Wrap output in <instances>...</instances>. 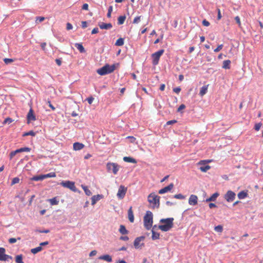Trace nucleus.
<instances>
[{
  "instance_id": "obj_8",
  "label": "nucleus",
  "mask_w": 263,
  "mask_h": 263,
  "mask_svg": "<svg viewBox=\"0 0 263 263\" xmlns=\"http://www.w3.org/2000/svg\"><path fill=\"white\" fill-rule=\"evenodd\" d=\"M145 239L144 236H140L137 237L134 242V245L136 249H141L142 247L144 246V243L142 242Z\"/></svg>"
},
{
  "instance_id": "obj_6",
  "label": "nucleus",
  "mask_w": 263,
  "mask_h": 263,
  "mask_svg": "<svg viewBox=\"0 0 263 263\" xmlns=\"http://www.w3.org/2000/svg\"><path fill=\"white\" fill-rule=\"evenodd\" d=\"M61 185L62 186H63L64 187L68 188L74 192H76L77 190V188L75 186L74 182H72V181H62V182H61Z\"/></svg>"
},
{
  "instance_id": "obj_36",
  "label": "nucleus",
  "mask_w": 263,
  "mask_h": 263,
  "mask_svg": "<svg viewBox=\"0 0 263 263\" xmlns=\"http://www.w3.org/2000/svg\"><path fill=\"white\" fill-rule=\"evenodd\" d=\"M211 168V166L210 165H206L205 166H202L200 167V170L201 172H206L209 170H210Z\"/></svg>"
},
{
  "instance_id": "obj_64",
  "label": "nucleus",
  "mask_w": 263,
  "mask_h": 263,
  "mask_svg": "<svg viewBox=\"0 0 263 263\" xmlns=\"http://www.w3.org/2000/svg\"><path fill=\"white\" fill-rule=\"evenodd\" d=\"M55 62L57 63V64L58 65V66H61V64H62V62L61 61V60L60 59H55Z\"/></svg>"
},
{
  "instance_id": "obj_44",
  "label": "nucleus",
  "mask_w": 263,
  "mask_h": 263,
  "mask_svg": "<svg viewBox=\"0 0 263 263\" xmlns=\"http://www.w3.org/2000/svg\"><path fill=\"white\" fill-rule=\"evenodd\" d=\"M223 47V45L222 44H221V45H219L217 46V47L216 48H215L214 51V52H219L220 50H221L222 49Z\"/></svg>"
},
{
  "instance_id": "obj_56",
  "label": "nucleus",
  "mask_w": 263,
  "mask_h": 263,
  "mask_svg": "<svg viewBox=\"0 0 263 263\" xmlns=\"http://www.w3.org/2000/svg\"><path fill=\"white\" fill-rule=\"evenodd\" d=\"M66 29L67 30H69L72 29V25L69 23H67L66 24Z\"/></svg>"
},
{
  "instance_id": "obj_27",
  "label": "nucleus",
  "mask_w": 263,
  "mask_h": 263,
  "mask_svg": "<svg viewBox=\"0 0 263 263\" xmlns=\"http://www.w3.org/2000/svg\"><path fill=\"white\" fill-rule=\"evenodd\" d=\"M75 47L79 50L81 53H83L85 51L84 48L82 44L76 43Z\"/></svg>"
},
{
  "instance_id": "obj_31",
  "label": "nucleus",
  "mask_w": 263,
  "mask_h": 263,
  "mask_svg": "<svg viewBox=\"0 0 263 263\" xmlns=\"http://www.w3.org/2000/svg\"><path fill=\"white\" fill-rule=\"evenodd\" d=\"M124 39L123 38L120 37L116 41L115 45L118 46H121L124 45Z\"/></svg>"
},
{
  "instance_id": "obj_63",
  "label": "nucleus",
  "mask_w": 263,
  "mask_h": 263,
  "mask_svg": "<svg viewBox=\"0 0 263 263\" xmlns=\"http://www.w3.org/2000/svg\"><path fill=\"white\" fill-rule=\"evenodd\" d=\"M99 32V29L98 28H95L92 29L91 31L92 34H96L97 33Z\"/></svg>"
},
{
  "instance_id": "obj_9",
  "label": "nucleus",
  "mask_w": 263,
  "mask_h": 263,
  "mask_svg": "<svg viewBox=\"0 0 263 263\" xmlns=\"http://www.w3.org/2000/svg\"><path fill=\"white\" fill-rule=\"evenodd\" d=\"M106 167L108 171H112V173L114 174H117V172L119 171V166L117 164L115 163H107Z\"/></svg>"
},
{
  "instance_id": "obj_17",
  "label": "nucleus",
  "mask_w": 263,
  "mask_h": 263,
  "mask_svg": "<svg viewBox=\"0 0 263 263\" xmlns=\"http://www.w3.org/2000/svg\"><path fill=\"white\" fill-rule=\"evenodd\" d=\"M99 26L100 28L102 29H109L112 28V26L111 23H99Z\"/></svg>"
},
{
  "instance_id": "obj_18",
  "label": "nucleus",
  "mask_w": 263,
  "mask_h": 263,
  "mask_svg": "<svg viewBox=\"0 0 263 263\" xmlns=\"http://www.w3.org/2000/svg\"><path fill=\"white\" fill-rule=\"evenodd\" d=\"M128 218L130 222H133L134 221V216L133 214V211L132 210V207L130 206L128 210Z\"/></svg>"
},
{
  "instance_id": "obj_23",
  "label": "nucleus",
  "mask_w": 263,
  "mask_h": 263,
  "mask_svg": "<svg viewBox=\"0 0 263 263\" xmlns=\"http://www.w3.org/2000/svg\"><path fill=\"white\" fill-rule=\"evenodd\" d=\"M231 61L229 60H225L223 62L222 68L226 69L230 68Z\"/></svg>"
},
{
  "instance_id": "obj_45",
  "label": "nucleus",
  "mask_w": 263,
  "mask_h": 263,
  "mask_svg": "<svg viewBox=\"0 0 263 263\" xmlns=\"http://www.w3.org/2000/svg\"><path fill=\"white\" fill-rule=\"evenodd\" d=\"M20 149L21 153L24 152H29L31 150V149L29 147H22Z\"/></svg>"
},
{
  "instance_id": "obj_43",
  "label": "nucleus",
  "mask_w": 263,
  "mask_h": 263,
  "mask_svg": "<svg viewBox=\"0 0 263 263\" xmlns=\"http://www.w3.org/2000/svg\"><path fill=\"white\" fill-rule=\"evenodd\" d=\"M112 11V6H110L108 8V12L107 14V16L109 18L111 17V13Z\"/></svg>"
},
{
  "instance_id": "obj_13",
  "label": "nucleus",
  "mask_w": 263,
  "mask_h": 263,
  "mask_svg": "<svg viewBox=\"0 0 263 263\" xmlns=\"http://www.w3.org/2000/svg\"><path fill=\"white\" fill-rule=\"evenodd\" d=\"M198 203V197L196 195H191L189 199V203L191 205H195Z\"/></svg>"
},
{
  "instance_id": "obj_29",
  "label": "nucleus",
  "mask_w": 263,
  "mask_h": 263,
  "mask_svg": "<svg viewBox=\"0 0 263 263\" xmlns=\"http://www.w3.org/2000/svg\"><path fill=\"white\" fill-rule=\"evenodd\" d=\"M42 249H43L41 246H39L35 248L31 249L30 251L32 254H36L37 253L41 251L42 250Z\"/></svg>"
},
{
  "instance_id": "obj_10",
  "label": "nucleus",
  "mask_w": 263,
  "mask_h": 263,
  "mask_svg": "<svg viewBox=\"0 0 263 263\" xmlns=\"http://www.w3.org/2000/svg\"><path fill=\"white\" fill-rule=\"evenodd\" d=\"M5 249L4 248H0V260L1 261H8L9 259H12V257L5 254Z\"/></svg>"
},
{
  "instance_id": "obj_3",
  "label": "nucleus",
  "mask_w": 263,
  "mask_h": 263,
  "mask_svg": "<svg viewBox=\"0 0 263 263\" xmlns=\"http://www.w3.org/2000/svg\"><path fill=\"white\" fill-rule=\"evenodd\" d=\"M143 222L146 230H149L152 228L153 223V215L151 211H148L146 212L143 218Z\"/></svg>"
},
{
  "instance_id": "obj_22",
  "label": "nucleus",
  "mask_w": 263,
  "mask_h": 263,
  "mask_svg": "<svg viewBox=\"0 0 263 263\" xmlns=\"http://www.w3.org/2000/svg\"><path fill=\"white\" fill-rule=\"evenodd\" d=\"M48 201L49 202L51 205H58L59 204V200L57 197H55L54 198H52L51 199H49L48 200Z\"/></svg>"
},
{
  "instance_id": "obj_26",
  "label": "nucleus",
  "mask_w": 263,
  "mask_h": 263,
  "mask_svg": "<svg viewBox=\"0 0 263 263\" xmlns=\"http://www.w3.org/2000/svg\"><path fill=\"white\" fill-rule=\"evenodd\" d=\"M152 238L153 240H156L159 239L160 234L159 233L156 232L154 230H152Z\"/></svg>"
},
{
  "instance_id": "obj_48",
  "label": "nucleus",
  "mask_w": 263,
  "mask_h": 263,
  "mask_svg": "<svg viewBox=\"0 0 263 263\" xmlns=\"http://www.w3.org/2000/svg\"><path fill=\"white\" fill-rule=\"evenodd\" d=\"M86 100L87 101L88 103L89 104H91L93 101L94 100V98L92 97H90L87 98Z\"/></svg>"
},
{
  "instance_id": "obj_58",
  "label": "nucleus",
  "mask_w": 263,
  "mask_h": 263,
  "mask_svg": "<svg viewBox=\"0 0 263 263\" xmlns=\"http://www.w3.org/2000/svg\"><path fill=\"white\" fill-rule=\"evenodd\" d=\"M82 9L85 10H88V5L87 4H84L83 5Z\"/></svg>"
},
{
  "instance_id": "obj_35",
  "label": "nucleus",
  "mask_w": 263,
  "mask_h": 263,
  "mask_svg": "<svg viewBox=\"0 0 263 263\" xmlns=\"http://www.w3.org/2000/svg\"><path fill=\"white\" fill-rule=\"evenodd\" d=\"M15 261L17 263H24L23 261V258L22 255H17L15 258Z\"/></svg>"
},
{
  "instance_id": "obj_47",
  "label": "nucleus",
  "mask_w": 263,
  "mask_h": 263,
  "mask_svg": "<svg viewBox=\"0 0 263 263\" xmlns=\"http://www.w3.org/2000/svg\"><path fill=\"white\" fill-rule=\"evenodd\" d=\"M235 20L236 21V23L238 24V26L239 27H240V26H241V22H240V20L239 17L238 16H236L235 17Z\"/></svg>"
},
{
  "instance_id": "obj_2",
  "label": "nucleus",
  "mask_w": 263,
  "mask_h": 263,
  "mask_svg": "<svg viewBox=\"0 0 263 263\" xmlns=\"http://www.w3.org/2000/svg\"><path fill=\"white\" fill-rule=\"evenodd\" d=\"M160 196L155 193H152L147 197V200L153 209L159 208L160 206Z\"/></svg>"
},
{
  "instance_id": "obj_16",
  "label": "nucleus",
  "mask_w": 263,
  "mask_h": 263,
  "mask_svg": "<svg viewBox=\"0 0 263 263\" xmlns=\"http://www.w3.org/2000/svg\"><path fill=\"white\" fill-rule=\"evenodd\" d=\"M84 145L83 143L79 142H75L73 144V149L74 151H79L84 147Z\"/></svg>"
},
{
  "instance_id": "obj_41",
  "label": "nucleus",
  "mask_w": 263,
  "mask_h": 263,
  "mask_svg": "<svg viewBox=\"0 0 263 263\" xmlns=\"http://www.w3.org/2000/svg\"><path fill=\"white\" fill-rule=\"evenodd\" d=\"M174 198L178 199H184L185 198V196L181 194H178L174 195Z\"/></svg>"
},
{
  "instance_id": "obj_46",
  "label": "nucleus",
  "mask_w": 263,
  "mask_h": 263,
  "mask_svg": "<svg viewBox=\"0 0 263 263\" xmlns=\"http://www.w3.org/2000/svg\"><path fill=\"white\" fill-rule=\"evenodd\" d=\"M217 20H220L222 17L220 10L219 8H217Z\"/></svg>"
},
{
  "instance_id": "obj_38",
  "label": "nucleus",
  "mask_w": 263,
  "mask_h": 263,
  "mask_svg": "<svg viewBox=\"0 0 263 263\" xmlns=\"http://www.w3.org/2000/svg\"><path fill=\"white\" fill-rule=\"evenodd\" d=\"M35 133H34L33 131L32 130H30L28 132H27V133H25L24 134H23V136H35Z\"/></svg>"
},
{
  "instance_id": "obj_14",
  "label": "nucleus",
  "mask_w": 263,
  "mask_h": 263,
  "mask_svg": "<svg viewBox=\"0 0 263 263\" xmlns=\"http://www.w3.org/2000/svg\"><path fill=\"white\" fill-rule=\"evenodd\" d=\"M174 187L173 183H171L168 186L164 187V188L160 190L158 192L159 194H163L170 191Z\"/></svg>"
},
{
  "instance_id": "obj_51",
  "label": "nucleus",
  "mask_w": 263,
  "mask_h": 263,
  "mask_svg": "<svg viewBox=\"0 0 263 263\" xmlns=\"http://www.w3.org/2000/svg\"><path fill=\"white\" fill-rule=\"evenodd\" d=\"M185 108V105L184 104H181L179 106V107L177 109V111L179 112L182 109H183Z\"/></svg>"
},
{
  "instance_id": "obj_30",
  "label": "nucleus",
  "mask_w": 263,
  "mask_h": 263,
  "mask_svg": "<svg viewBox=\"0 0 263 263\" xmlns=\"http://www.w3.org/2000/svg\"><path fill=\"white\" fill-rule=\"evenodd\" d=\"M81 186H82V189H83V190L86 195L90 196L91 195L92 193H91V191L88 189L87 186H85L84 185H82Z\"/></svg>"
},
{
  "instance_id": "obj_25",
  "label": "nucleus",
  "mask_w": 263,
  "mask_h": 263,
  "mask_svg": "<svg viewBox=\"0 0 263 263\" xmlns=\"http://www.w3.org/2000/svg\"><path fill=\"white\" fill-rule=\"evenodd\" d=\"M237 196H238V197L239 199H245L246 197H247L248 194L246 192L242 191L240 192L238 194Z\"/></svg>"
},
{
  "instance_id": "obj_60",
  "label": "nucleus",
  "mask_w": 263,
  "mask_h": 263,
  "mask_svg": "<svg viewBox=\"0 0 263 263\" xmlns=\"http://www.w3.org/2000/svg\"><path fill=\"white\" fill-rule=\"evenodd\" d=\"M12 122V120L11 118H6L5 120H4V123H10Z\"/></svg>"
},
{
  "instance_id": "obj_32",
  "label": "nucleus",
  "mask_w": 263,
  "mask_h": 263,
  "mask_svg": "<svg viewBox=\"0 0 263 263\" xmlns=\"http://www.w3.org/2000/svg\"><path fill=\"white\" fill-rule=\"evenodd\" d=\"M44 176L43 175H39V176H33L32 178H31V180H33V181H40V180H44Z\"/></svg>"
},
{
  "instance_id": "obj_39",
  "label": "nucleus",
  "mask_w": 263,
  "mask_h": 263,
  "mask_svg": "<svg viewBox=\"0 0 263 263\" xmlns=\"http://www.w3.org/2000/svg\"><path fill=\"white\" fill-rule=\"evenodd\" d=\"M19 182H20V178L18 177H15V178H13V179L11 181V185H13L15 184L19 183Z\"/></svg>"
},
{
  "instance_id": "obj_11",
  "label": "nucleus",
  "mask_w": 263,
  "mask_h": 263,
  "mask_svg": "<svg viewBox=\"0 0 263 263\" xmlns=\"http://www.w3.org/2000/svg\"><path fill=\"white\" fill-rule=\"evenodd\" d=\"M236 194L232 191H228L224 195V198L227 201L230 202L233 201L235 198Z\"/></svg>"
},
{
  "instance_id": "obj_4",
  "label": "nucleus",
  "mask_w": 263,
  "mask_h": 263,
  "mask_svg": "<svg viewBox=\"0 0 263 263\" xmlns=\"http://www.w3.org/2000/svg\"><path fill=\"white\" fill-rule=\"evenodd\" d=\"M115 70V65H109L108 64H106L101 68L98 69L97 72L99 74L104 76L112 72Z\"/></svg>"
},
{
  "instance_id": "obj_53",
  "label": "nucleus",
  "mask_w": 263,
  "mask_h": 263,
  "mask_svg": "<svg viewBox=\"0 0 263 263\" xmlns=\"http://www.w3.org/2000/svg\"><path fill=\"white\" fill-rule=\"evenodd\" d=\"M8 241L10 243H14L16 242V239L15 238H10Z\"/></svg>"
},
{
  "instance_id": "obj_19",
  "label": "nucleus",
  "mask_w": 263,
  "mask_h": 263,
  "mask_svg": "<svg viewBox=\"0 0 263 263\" xmlns=\"http://www.w3.org/2000/svg\"><path fill=\"white\" fill-rule=\"evenodd\" d=\"M99 259H101V260H103L106 261L108 262H110L112 260L111 257L109 255H108V254L100 256L99 257Z\"/></svg>"
},
{
  "instance_id": "obj_1",
  "label": "nucleus",
  "mask_w": 263,
  "mask_h": 263,
  "mask_svg": "<svg viewBox=\"0 0 263 263\" xmlns=\"http://www.w3.org/2000/svg\"><path fill=\"white\" fill-rule=\"evenodd\" d=\"M173 218H168L166 219H162L160 222L164 223V224L159 225L158 229L162 231L167 232L172 229L173 227Z\"/></svg>"
},
{
  "instance_id": "obj_20",
  "label": "nucleus",
  "mask_w": 263,
  "mask_h": 263,
  "mask_svg": "<svg viewBox=\"0 0 263 263\" xmlns=\"http://www.w3.org/2000/svg\"><path fill=\"white\" fill-rule=\"evenodd\" d=\"M219 194L217 192L214 193L210 197L205 200L206 202L214 201L216 200L217 198L219 196Z\"/></svg>"
},
{
  "instance_id": "obj_7",
  "label": "nucleus",
  "mask_w": 263,
  "mask_h": 263,
  "mask_svg": "<svg viewBox=\"0 0 263 263\" xmlns=\"http://www.w3.org/2000/svg\"><path fill=\"white\" fill-rule=\"evenodd\" d=\"M127 188L124 185H120L119 187L117 196L119 199H123L127 192Z\"/></svg>"
},
{
  "instance_id": "obj_62",
  "label": "nucleus",
  "mask_w": 263,
  "mask_h": 263,
  "mask_svg": "<svg viewBox=\"0 0 263 263\" xmlns=\"http://www.w3.org/2000/svg\"><path fill=\"white\" fill-rule=\"evenodd\" d=\"M15 197L16 198H18L22 202H24L25 201V198L24 197H22V196H21L20 195H17V196H15Z\"/></svg>"
},
{
  "instance_id": "obj_37",
  "label": "nucleus",
  "mask_w": 263,
  "mask_h": 263,
  "mask_svg": "<svg viewBox=\"0 0 263 263\" xmlns=\"http://www.w3.org/2000/svg\"><path fill=\"white\" fill-rule=\"evenodd\" d=\"M214 230L217 232H222L223 230V227L221 225H218L214 228Z\"/></svg>"
},
{
  "instance_id": "obj_50",
  "label": "nucleus",
  "mask_w": 263,
  "mask_h": 263,
  "mask_svg": "<svg viewBox=\"0 0 263 263\" xmlns=\"http://www.w3.org/2000/svg\"><path fill=\"white\" fill-rule=\"evenodd\" d=\"M4 62H5L6 64H9V63H11V62H13V60H12V59H8V58H5V59L4 60Z\"/></svg>"
},
{
  "instance_id": "obj_15",
  "label": "nucleus",
  "mask_w": 263,
  "mask_h": 263,
  "mask_svg": "<svg viewBox=\"0 0 263 263\" xmlns=\"http://www.w3.org/2000/svg\"><path fill=\"white\" fill-rule=\"evenodd\" d=\"M103 196L102 195H94L91 197V204L95 205L96 202L100 200L101 199L103 198Z\"/></svg>"
},
{
  "instance_id": "obj_21",
  "label": "nucleus",
  "mask_w": 263,
  "mask_h": 263,
  "mask_svg": "<svg viewBox=\"0 0 263 263\" xmlns=\"http://www.w3.org/2000/svg\"><path fill=\"white\" fill-rule=\"evenodd\" d=\"M209 85L202 86L199 92V95L201 97L203 96L208 91Z\"/></svg>"
},
{
  "instance_id": "obj_34",
  "label": "nucleus",
  "mask_w": 263,
  "mask_h": 263,
  "mask_svg": "<svg viewBox=\"0 0 263 263\" xmlns=\"http://www.w3.org/2000/svg\"><path fill=\"white\" fill-rule=\"evenodd\" d=\"M44 179L47 178H53L56 177V174L54 172H51L47 174L43 175Z\"/></svg>"
},
{
  "instance_id": "obj_61",
  "label": "nucleus",
  "mask_w": 263,
  "mask_h": 263,
  "mask_svg": "<svg viewBox=\"0 0 263 263\" xmlns=\"http://www.w3.org/2000/svg\"><path fill=\"white\" fill-rule=\"evenodd\" d=\"M81 23H82V27L83 28H85L87 27V22L86 21H82Z\"/></svg>"
},
{
  "instance_id": "obj_28",
  "label": "nucleus",
  "mask_w": 263,
  "mask_h": 263,
  "mask_svg": "<svg viewBox=\"0 0 263 263\" xmlns=\"http://www.w3.org/2000/svg\"><path fill=\"white\" fill-rule=\"evenodd\" d=\"M123 160L127 162L133 163H137V161L135 159H134L132 157H124L123 158Z\"/></svg>"
},
{
  "instance_id": "obj_33",
  "label": "nucleus",
  "mask_w": 263,
  "mask_h": 263,
  "mask_svg": "<svg viewBox=\"0 0 263 263\" xmlns=\"http://www.w3.org/2000/svg\"><path fill=\"white\" fill-rule=\"evenodd\" d=\"M125 19H126L125 16H120L118 18V25L123 24L124 23Z\"/></svg>"
},
{
  "instance_id": "obj_5",
  "label": "nucleus",
  "mask_w": 263,
  "mask_h": 263,
  "mask_svg": "<svg viewBox=\"0 0 263 263\" xmlns=\"http://www.w3.org/2000/svg\"><path fill=\"white\" fill-rule=\"evenodd\" d=\"M164 52V50L161 49L152 54L153 59L152 63L154 65H157L158 64L160 58Z\"/></svg>"
},
{
  "instance_id": "obj_12",
  "label": "nucleus",
  "mask_w": 263,
  "mask_h": 263,
  "mask_svg": "<svg viewBox=\"0 0 263 263\" xmlns=\"http://www.w3.org/2000/svg\"><path fill=\"white\" fill-rule=\"evenodd\" d=\"M27 123H29L30 121H35L36 120V118L35 115L33 113V109L31 108L27 114Z\"/></svg>"
},
{
  "instance_id": "obj_54",
  "label": "nucleus",
  "mask_w": 263,
  "mask_h": 263,
  "mask_svg": "<svg viewBox=\"0 0 263 263\" xmlns=\"http://www.w3.org/2000/svg\"><path fill=\"white\" fill-rule=\"evenodd\" d=\"M202 25L204 26H209L210 25V23L206 20H204L202 21Z\"/></svg>"
},
{
  "instance_id": "obj_24",
  "label": "nucleus",
  "mask_w": 263,
  "mask_h": 263,
  "mask_svg": "<svg viewBox=\"0 0 263 263\" xmlns=\"http://www.w3.org/2000/svg\"><path fill=\"white\" fill-rule=\"evenodd\" d=\"M119 231L122 235L127 234L128 232L125 227L123 225H120Z\"/></svg>"
},
{
  "instance_id": "obj_42",
  "label": "nucleus",
  "mask_w": 263,
  "mask_h": 263,
  "mask_svg": "<svg viewBox=\"0 0 263 263\" xmlns=\"http://www.w3.org/2000/svg\"><path fill=\"white\" fill-rule=\"evenodd\" d=\"M261 125L262 123L261 122L256 124L254 126L255 130L256 131H258L260 129Z\"/></svg>"
},
{
  "instance_id": "obj_57",
  "label": "nucleus",
  "mask_w": 263,
  "mask_h": 263,
  "mask_svg": "<svg viewBox=\"0 0 263 263\" xmlns=\"http://www.w3.org/2000/svg\"><path fill=\"white\" fill-rule=\"evenodd\" d=\"M120 240H124V241H127L129 239V238L127 236H121L120 238Z\"/></svg>"
},
{
  "instance_id": "obj_49",
  "label": "nucleus",
  "mask_w": 263,
  "mask_h": 263,
  "mask_svg": "<svg viewBox=\"0 0 263 263\" xmlns=\"http://www.w3.org/2000/svg\"><path fill=\"white\" fill-rule=\"evenodd\" d=\"M140 21V16H137L136 17L133 21V23L136 24L138 23Z\"/></svg>"
},
{
  "instance_id": "obj_40",
  "label": "nucleus",
  "mask_w": 263,
  "mask_h": 263,
  "mask_svg": "<svg viewBox=\"0 0 263 263\" xmlns=\"http://www.w3.org/2000/svg\"><path fill=\"white\" fill-rule=\"evenodd\" d=\"M45 18L43 16H37L36 17L35 22L36 23H41L45 20Z\"/></svg>"
},
{
  "instance_id": "obj_55",
  "label": "nucleus",
  "mask_w": 263,
  "mask_h": 263,
  "mask_svg": "<svg viewBox=\"0 0 263 263\" xmlns=\"http://www.w3.org/2000/svg\"><path fill=\"white\" fill-rule=\"evenodd\" d=\"M173 91L176 93H179L181 91V88L180 87H176L173 89Z\"/></svg>"
},
{
  "instance_id": "obj_59",
  "label": "nucleus",
  "mask_w": 263,
  "mask_h": 263,
  "mask_svg": "<svg viewBox=\"0 0 263 263\" xmlns=\"http://www.w3.org/2000/svg\"><path fill=\"white\" fill-rule=\"evenodd\" d=\"M97 253V252L96 250H92L89 253V256L91 257L93 256H95Z\"/></svg>"
},
{
  "instance_id": "obj_52",
  "label": "nucleus",
  "mask_w": 263,
  "mask_h": 263,
  "mask_svg": "<svg viewBox=\"0 0 263 263\" xmlns=\"http://www.w3.org/2000/svg\"><path fill=\"white\" fill-rule=\"evenodd\" d=\"M177 122V121L176 120H173L168 121L166 122V125H171L174 123H176Z\"/></svg>"
}]
</instances>
